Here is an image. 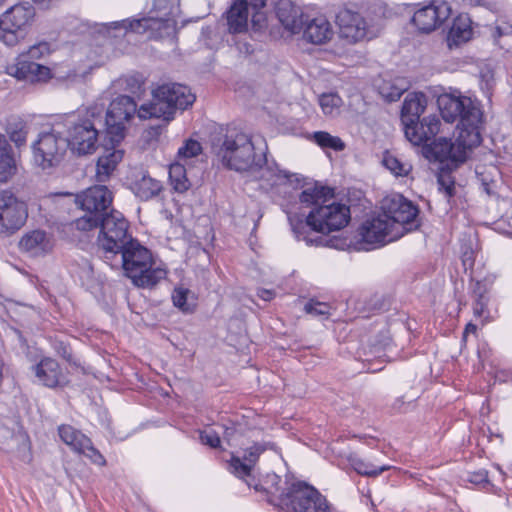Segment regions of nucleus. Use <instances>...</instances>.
<instances>
[{"instance_id":"aec40b11","label":"nucleus","mask_w":512,"mask_h":512,"mask_svg":"<svg viewBox=\"0 0 512 512\" xmlns=\"http://www.w3.org/2000/svg\"><path fill=\"white\" fill-rule=\"evenodd\" d=\"M266 448L265 443H255L245 451L242 458L232 456L229 463L230 472L239 478L245 479L247 485L252 486L249 478L251 477L253 467Z\"/></svg>"},{"instance_id":"f8f14e48","label":"nucleus","mask_w":512,"mask_h":512,"mask_svg":"<svg viewBox=\"0 0 512 512\" xmlns=\"http://www.w3.org/2000/svg\"><path fill=\"white\" fill-rule=\"evenodd\" d=\"M404 235V230L396 225L392 228L386 218L379 215L375 218L366 220L358 231V243L360 249L370 250L377 246L395 241Z\"/></svg>"},{"instance_id":"5fc2aeb1","label":"nucleus","mask_w":512,"mask_h":512,"mask_svg":"<svg viewBox=\"0 0 512 512\" xmlns=\"http://www.w3.org/2000/svg\"><path fill=\"white\" fill-rule=\"evenodd\" d=\"M235 432L236 431L233 427H227L224 431V440H226L228 443H230Z\"/></svg>"},{"instance_id":"a211bd4d","label":"nucleus","mask_w":512,"mask_h":512,"mask_svg":"<svg viewBox=\"0 0 512 512\" xmlns=\"http://www.w3.org/2000/svg\"><path fill=\"white\" fill-rule=\"evenodd\" d=\"M8 74L27 82H43L50 78V69L20 55L15 64L7 67Z\"/></svg>"},{"instance_id":"9d476101","label":"nucleus","mask_w":512,"mask_h":512,"mask_svg":"<svg viewBox=\"0 0 512 512\" xmlns=\"http://www.w3.org/2000/svg\"><path fill=\"white\" fill-rule=\"evenodd\" d=\"M57 127L41 133L32 145L34 160L42 169L58 165L69 147L67 138L61 135Z\"/></svg>"},{"instance_id":"f704fd0d","label":"nucleus","mask_w":512,"mask_h":512,"mask_svg":"<svg viewBox=\"0 0 512 512\" xmlns=\"http://www.w3.org/2000/svg\"><path fill=\"white\" fill-rule=\"evenodd\" d=\"M6 132L10 137V140L17 146L20 147L26 143L28 134V126L22 119L13 117L8 121Z\"/></svg>"},{"instance_id":"e433bc0d","label":"nucleus","mask_w":512,"mask_h":512,"mask_svg":"<svg viewBox=\"0 0 512 512\" xmlns=\"http://www.w3.org/2000/svg\"><path fill=\"white\" fill-rule=\"evenodd\" d=\"M27 27L5 26L0 22V40L7 46H14L24 39Z\"/></svg>"},{"instance_id":"423d86ee","label":"nucleus","mask_w":512,"mask_h":512,"mask_svg":"<svg viewBox=\"0 0 512 512\" xmlns=\"http://www.w3.org/2000/svg\"><path fill=\"white\" fill-rule=\"evenodd\" d=\"M75 227L80 231H90L99 228L97 245L103 259H111L123 248L132 236L128 233L129 224L123 214L117 210L110 209L108 214L95 218L94 216H82L75 220Z\"/></svg>"},{"instance_id":"1a4fd4ad","label":"nucleus","mask_w":512,"mask_h":512,"mask_svg":"<svg viewBox=\"0 0 512 512\" xmlns=\"http://www.w3.org/2000/svg\"><path fill=\"white\" fill-rule=\"evenodd\" d=\"M177 21L171 11L163 16H149L141 19L112 22L109 28L114 30L133 31L138 34L148 33L149 38L163 39L176 34Z\"/></svg>"},{"instance_id":"473e14b6","label":"nucleus","mask_w":512,"mask_h":512,"mask_svg":"<svg viewBox=\"0 0 512 512\" xmlns=\"http://www.w3.org/2000/svg\"><path fill=\"white\" fill-rule=\"evenodd\" d=\"M490 35L501 49L512 50V25L507 22H497L490 27Z\"/></svg>"},{"instance_id":"8fccbe9b","label":"nucleus","mask_w":512,"mask_h":512,"mask_svg":"<svg viewBox=\"0 0 512 512\" xmlns=\"http://www.w3.org/2000/svg\"><path fill=\"white\" fill-rule=\"evenodd\" d=\"M488 298H480L474 300L473 313L476 317H482L486 311Z\"/></svg>"},{"instance_id":"f257e3e1","label":"nucleus","mask_w":512,"mask_h":512,"mask_svg":"<svg viewBox=\"0 0 512 512\" xmlns=\"http://www.w3.org/2000/svg\"><path fill=\"white\" fill-rule=\"evenodd\" d=\"M152 99L139 107L127 95L115 98L106 111L105 125L110 141L121 142L125 136V125L137 114L140 119H162L170 122L177 110L192 106L196 97L191 89L177 83L162 84L153 89Z\"/></svg>"},{"instance_id":"cd10ccee","label":"nucleus","mask_w":512,"mask_h":512,"mask_svg":"<svg viewBox=\"0 0 512 512\" xmlns=\"http://www.w3.org/2000/svg\"><path fill=\"white\" fill-rule=\"evenodd\" d=\"M32 6L15 5L3 13L0 22L5 26L28 27L34 17Z\"/></svg>"},{"instance_id":"39448f33","label":"nucleus","mask_w":512,"mask_h":512,"mask_svg":"<svg viewBox=\"0 0 512 512\" xmlns=\"http://www.w3.org/2000/svg\"><path fill=\"white\" fill-rule=\"evenodd\" d=\"M112 268H122L133 284L141 288H152L166 277L162 268H152L150 251L137 239L130 240L111 259H104Z\"/></svg>"},{"instance_id":"0e129e2a","label":"nucleus","mask_w":512,"mask_h":512,"mask_svg":"<svg viewBox=\"0 0 512 512\" xmlns=\"http://www.w3.org/2000/svg\"><path fill=\"white\" fill-rule=\"evenodd\" d=\"M262 178H265V172L263 171L262 175H261Z\"/></svg>"},{"instance_id":"9b49d317","label":"nucleus","mask_w":512,"mask_h":512,"mask_svg":"<svg viewBox=\"0 0 512 512\" xmlns=\"http://www.w3.org/2000/svg\"><path fill=\"white\" fill-rule=\"evenodd\" d=\"M381 208L383 211L381 215L386 218L389 225L395 229L396 225H399L404 230V234L417 229L420 225L417 206L400 194L385 197Z\"/></svg>"},{"instance_id":"c9c22d12","label":"nucleus","mask_w":512,"mask_h":512,"mask_svg":"<svg viewBox=\"0 0 512 512\" xmlns=\"http://www.w3.org/2000/svg\"><path fill=\"white\" fill-rule=\"evenodd\" d=\"M313 141L321 148L332 149L334 151H343L346 147L344 141L338 136H333L326 131H317L313 133Z\"/></svg>"},{"instance_id":"ddd939ff","label":"nucleus","mask_w":512,"mask_h":512,"mask_svg":"<svg viewBox=\"0 0 512 512\" xmlns=\"http://www.w3.org/2000/svg\"><path fill=\"white\" fill-rule=\"evenodd\" d=\"M27 216L23 201L8 190L0 191V233L13 234L25 224Z\"/></svg>"},{"instance_id":"79ce46f5","label":"nucleus","mask_w":512,"mask_h":512,"mask_svg":"<svg viewBox=\"0 0 512 512\" xmlns=\"http://www.w3.org/2000/svg\"><path fill=\"white\" fill-rule=\"evenodd\" d=\"M191 291L184 287H176L172 293V301L175 307L179 308L182 312H192L193 308L188 303V297Z\"/></svg>"},{"instance_id":"c03bdc74","label":"nucleus","mask_w":512,"mask_h":512,"mask_svg":"<svg viewBox=\"0 0 512 512\" xmlns=\"http://www.w3.org/2000/svg\"><path fill=\"white\" fill-rule=\"evenodd\" d=\"M50 53V45L47 42H39L29 48L25 56V59L34 61L42 58Z\"/></svg>"},{"instance_id":"c85d7f7f","label":"nucleus","mask_w":512,"mask_h":512,"mask_svg":"<svg viewBox=\"0 0 512 512\" xmlns=\"http://www.w3.org/2000/svg\"><path fill=\"white\" fill-rule=\"evenodd\" d=\"M473 30L471 27V20L467 15L457 17L450 28L448 33V45L459 46L466 43L472 38Z\"/></svg>"},{"instance_id":"e2e57ef3","label":"nucleus","mask_w":512,"mask_h":512,"mask_svg":"<svg viewBox=\"0 0 512 512\" xmlns=\"http://www.w3.org/2000/svg\"><path fill=\"white\" fill-rule=\"evenodd\" d=\"M6 2V0H0V6L3 5Z\"/></svg>"},{"instance_id":"f03ea898","label":"nucleus","mask_w":512,"mask_h":512,"mask_svg":"<svg viewBox=\"0 0 512 512\" xmlns=\"http://www.w3.org/2000/svg\"><path fill=\"white\" fill-rule=\"evenodd\" d=\"M438 106L444 121L453 123L459 120L457 136L455 142L445 137L435 139L426 150L440 162H464L467 151L481 143L483 113L479 104L469 97L443 94L438 98Z\"/></svg>"},{"instance_id":"ea45409f","label":"nucleus","mask_w":512,"mask_h":512,"mask_svg":"<svg viewBox=\"0 0 512 512\" xmlns=\"http://www.w3.org/2000/svg\"><path fill=\"white\" fill-rule=\"evenodd\" d=\"M341 103V98L334 93H325L319 97V104L325 115L333 116L337 114Z\"/></svg>"},{"instance_id":"de8ad7c7","label":"nucleus","mask_w":512,"mask_h":512,"mask_svg":"<svg viewBox=\"0 0 512 512\" xmlns=\"http://www.w3.org/2000/svg\"><path fill=\"white\" fill-rule=\"evenodd\" d=\"M200 441L202 444L208 445L211 448H217L221 443L219 434L212 428L200 432Z\"/></svg>"},{"instance_id":"a19ab883","label":"nucleus","mask_w":512,"mask_h":512,"mask_svg":"<svg viewBox=\"0 0 512 512\" xmlns=\"http://www.w3.org/2000/svg\"><path fill=\"white\" fill-rule=\"evenodd\" d=\"M383 164L395 176H407L412 170V165L408 162H402L393 155H386L383 159Z\"/></svg>"},{"instance_id":"7c9ffc66","label":"nucleus","mask_w":512,"mask_h":512,"mask_svg":"<svg viewBox=\"0 0 512 512\" xmlns=\"http://www.w3.org/2000/svg\"><path fill=\"white\" fill-rule=\"evenodd\" d=\"M160 181L143 174L140 179L136 180L133 184V192L141 200H149L157 196L162 190Z\"/></svg>"},{"instance_id":"5701e85b","label":"nucleus","mask_w":512,"mask_h":512,"mask_svg":"<svg viewBox=\"0 0 512 512\" xmlns=\"http://www.w3.org/2000/svg\"><path fill=\"white\" fill-rule=\"evenodd\" d=\"M276 16L286 30L292 34L302 31L304 20L302 9L291 0H278L275 7Z\"/></svg>"},{"instance_id":"dca6fc26","label":"nucleus","mask_w":512,"mask_h":512,"mask_svg":"<svg viewBox=\"0 0 512 512\" xmlns=\"http://www.w3.org/2000/svg\"><path fill=\"white\" fill-rule=\"evenodd\" d=\"M336 23L340 37L347 39L348 42L355 43L366 37L367 24L358 12L342 8L336 14Z\"/></svg>"},{"instance_id":"2eb2a0df","label":"nucleus","mask_w":512,"mask_h":512,"mask_svg":"<svg viewBox=\"0 0 512 512\" xmlns=\"http://www.w3.org/2000/svg\"><path fill=\"white\" fill-rule=\"evenodd\" d=\"M451 14V7L447 2H433L418 9L412 22L420 32L430 33L438 28Z\"/></svg>"},{"instance_id":"72a5a7b5","label":"nucleus","mask_w":512,"mask_h":512,"mask_svg":"<svg viewBox=\"0 0 512 512\" xmlns=\"http://www.w3.org/2000/svg\"><path fill=\"white\" fill-rule=\"evenodd\" d=\"M169 182L172 189L178 193H184L190 188L191 183L187 178L184 165L180 163L170 165Z\"/></svg>"},{"instance_id":"c756f323","label":"nucleus","mask_w":512,"mask_h":512,"mask_svg":"<svg viewBox=\"0 0 512 512\" xmlns=\"http://www.w3.org/2000/svg\"><path fill=\"white\" fill-rule=\"evenodd\" d=\"M16 172L17 165L11 147L5 135L0 134V182H8Z\"/></svg>"},{"instance_id":"4468645a","label":"nucleus","mask_w":512,"mask_h":512,"mask_svg":"<svg viewBox=\"0 0 512 512\" xmlns=\"http://www.w3.org/2000/svg\"><path fill=\"white\" fill-rule=\"evenodd\" d=\"M77 203L86 212L83 216L100 218L109 213L112 203V193L103 185H97L86 189L77 195Z\"/></svg>"},{"instance_id":"a18cd8bd","label":"nucleus","mask_w":512,"mask_h":512,"mask_svg":"<svg viewBox=\"0 0 512 512\" xmlns=\"http://www.w3.org/2000/svg\"><path fill=\"white\" fill-rule=\"evenodd\" d=\"M403 92L404 88H398L396 86L389 85L388 83H385L380 87V94L389 102H394L400 99Z\"/></svg>"},{"instance_id":"20e7f679","label":"nucleus","mask_w":512,"mask_h":512,"mask_svg":"<svg viewBox=\"0 0 512 512\" xmlns=\"http://www.w3.org/2000/svg\"><path fill=\"white\" fill-rule=\"evenodd\" d=\"M252 138L238 130L228 128L225 134H218L211 139V150L227 168L243 172L263 169L266 164L264 149L256 151Z\"/></svg>"},{"instance_id":"052dcab7","label":"nucleus","mask_w":512,"mask_h":512,"mask_svg":"<svg viewBox=\"0 0 512 512\" xmlns=\"http://www.w3.org/2000/svg\"><path fill=\"white\" fill-rule=\"evenodd\" d=\"M262 143H264V147L263 148H261V147L256 148V150H258L259 152H260V149H264V151L267 149V147L265 145V140H262Z\"/></svg>"},{"instance_id":"58836bf2","label":"nucleus","mask_w":512,"mask_h":512,"mask_svg":"<svg viewBox=\"0 0 512 512\" xmlns=\"http://www.w3.org/2000/svg\"><path fill=\"white\" fill-rule=\"evenodd\" d=\"M267 180L271 181L272 186H292L298 188L301 184V179L297 174H291L278 168L272 173V178H267Z\"/></svg>"},{"instance_id":"4c0bfd02","label":"nucleus","mask_w":512,"mask_h":512,"mask_svg":"<svg viewBox=\"0 0 512 512\" xmlns=\"http://www.w3.org/2000/svg\"><path fill=\"white\" fill-rule=\"evenodd\" d=\"M351 465L358 474L367 477H377L384 471L391 469L390 465L376 466L359 458L352 459Z\"/></svg>"},{"instance_id":"bb28decb","label":"nucleus","mask_w":512,"mask_h":512,"mask_svg":"<svg viewBox=\"0 0 512 512\" xmlns=\"http://www.w3.org/2000/svg\"><path fill=\"white\" fill-rule=\"evenodd\" d=\"M19 248L31 256H39L51 249V242L45 231L33 230L21 237Z\"/></svg>"},{"instance_id":"6e6552de","label":"nucleus","mask_w":512,"mask_h":512,"mask_svg":"<svg viewBox=\"0 0 512 512\" xmlns=\"http://www.w3.org/2000/svg\"><path fill=\"white\" fill-rule=\"evenodd\" d=\"M279 506L286 512H330L327 499L312 485L295 481L279 495Z\"/></svg>"},{"instance_id":"412c9836","label":"nucleus","mask_w":512,"mask_h":512,"mask_svg":"<svg viewBox=\"0 0 512 512\" xmlns=\"http://www.w3.org/2000/svg\"><path fill=\"white\" fill-rule=\"evenodd\" d=\"M441 122L435 115L424 117L411 125L404 126L406 138L413 145H422L434 138L440 130Z\"/></svg>"},{"instance_id":"2f4dec72","label":"nucleus","mask_w":512,"mask_h":512,"mask_svg":"<svg viewBox=\"0 0 512 512\" xmlns=\"http://www.w3.org/2000/svg\"><path fill=\"white\" fill-rule=\"evenodd\" d=\"M475 173L484 191L489 195L492 194L500 177L499 169L495 165H478L476 166Z\"/></svg>"},{"instance_id":"603ef678","label":"nucleus","mask_w":512,"mask_h":512,"mask_svg":"<svg viewBox=\"0 0 512 512\" xmlns=\"http://www.w3.org/2000/svg\"><path fill=\"white\" fill-rule=\"evenodd\" d=\"M485 294H486L485 285L482 284L481 282L477 281L473 288V295H474L475 299L487 298L485 296Z\"/></svg>"},{"instance_id":"4d7b16f0","label":"nucleus","mask_w":512,"mask_h":512,"mask_svg":"<svg viewBox=\"0 0 512 512\" xmlns=\"http://www.w3.org/2000/svg\"><path fill=\"white\" fill-rule=\"evenodd\" d=\"M476 330H477L476 325H474V324H472V323H468V324L466 325L465 330H464L463 337L465 338V337H466V335H467L468 333H475V332H476Z\"/></svg>"},{"instance_id":"680f3d73","label":"nucleus","mask_w":512,"mask_h":512,"mask_svg":"<svg viewBox=\"0 0 512 512\" xmlns=\"http://www.w3.org/2000/svg\"><path fill=\"white\" fill-rule=\"evenodd\" d=\"M271 478H272V481H274V480H278L279 477L277 475L273 474Z\"/></svg>"},{"instance_id":"4be33fe9","label":"nucleus","mask_w":512,"mask_h":512,"mask_svg":"<svg viewBox=\"0 0 512 512\" xmlns=\"http://www.w3.org/2000/svg\"><path fill=\"white\" fill-rule=\"evenodd\" d=\"M38 382L48 388L62 387L67 379L59 363L50 357H45L32 367Z\"/></svg>"},{"instance_id":"13d9d810","label":"nucleus","mask_w":512,"mask_h":512,"mask_svg":"<svg viewBox=\"0 0 512 512\" xmlns=\"http://www.w3.org/2000/svg\"><path fill=\"white\" fill-rule=\"evenodd\" d=\"M67 361H70L71 360V355L70 353L67 351V348L64 347L63 350H62V354H61Z\"/></svg>"},{"instance_id":"0eeeda50","label":"nucleus","mask_w":512,"mask_h":512,"mask_svg":"<svg viewBox=\"0 0 512 512\" xmlns=\"http://www.w3.org/2000/svg\"><path fill=\"white\" fill-rule=\"evenodd\" d=\"M104 104L87 110L83 119H67V141L72 152L78 155L92 154L98 145L99 127L103 126Z\"/></svg>"},{"instance_id":"f3484780","label":"nucleus","mask_w":512,"mask_h":512,"mask_svg":"<svg viewBox=\"0 0 512 512\" xmlns=\"http://www.w3.org/2000/svg\"><path fill=\"white\" fill-rule=\"evenodd\" d=\"M61 440L74 451L90 458L94 463L103 465L105 460L99 451L93 446L91 440L70 425H61L58 428Z\"/></svg>"},{"instance_id":"37998d69","label":"nucleus","mask_w":512,"mask_h":512,"mask_svg":"<svg viewBox=\"0 0 512 512\" xmlns=\"http://www.w3.org/2000/svg\"><path fill=\"white\" fill-rule=\"evenodd\" d=\"M306 313L327 318L330 315V306L327 303L310 300L304 306Z\"/></svg>"},{"instance_id":"b1692460","label":"nucleus","mask_w":512,"mask_h":512,"mask_svg":"<svg viewBox=\"0 0 512 512\" xmlns=\"http://www.w3.org/2000/svg\"><path fill=\"white\" fill-rule=\"evenodd\" d=\"M112 147L105 148L103 154L98 158L96 165V178L99 182L108 180L117 165L122 161L124 151L118 148L120 142H113Z\"/></svg>"},{"instance_id":"6e6d98bb","label":"nucleus","mask_w":512,"mask_h":512,"mask_svg":"<svg viewBox=\"0 0 512 512\" xmlns=\"http://www.w3.org/2000/svg\"><path fill=\"white\" fill-rule=\"evenodd\" d=\"M102 64L101 59L97 58H89L88 70L91 71L93 68L100 66Z\"/></svg>"},{"instance_id":"49530a36","label":"nucleus","mask_w":512,"mask_h":512,"mask_svg":"<svg viewBox=\"0 0 512 512\" xmlns=\"http://www.w3.org/2000/svg\"><path fill=\"white\" fill-rule=\"evenodd\" d=\"M201 152V145L196 140H187L186 143L179 148L178 154L179 156H183L185 158H191L197 156Z\"/></svg>"},{"instance_id":"3c124183","label":"nucleus","mask_w":512,"mask_h":512,"mask_svg":"<svg viewBox=\"0 0 512 512\" xmlns=\"http://www.w3.org/2000/svg\"><path fill=\"white\" fill-rule=\"evenodd\" d=\"M265 21V17L263 13L259 12V10H255L252 15V24L255 29H261L263 27V22Z\"/></svg>"},{"instance_id":"6ab92c4d","label":"nucleus","mask_w":512,"mask_h":512,"mask_svg":"<svg viewBox=\"0 0 512 512\" xmlns=\"http://www.w3.org/2000/svg\"><path fill=\"white\" fill-rule=\"evenodd\" d=\"M266 0H236L227 11V25L231 33H241L247 29L248 7L260 10Z\"/></svg>"},{"instance_id":"bf43d9fd","label":"nucleus","mask_w":512,"mask_h":512,"mask_svg":"<svg viewBox=\"0 0 512 512\" xmlns=\"http://www.w3.org/2000/svg\"><path fill=\"white\" fill-rule=\"evenodd\" d=\"M445 192H446V195H447L448 197H451V196L453 195V193H454V188H453V186H446V187H445Z\"/></svg>"},{"instance_id":"864d4df0","label":"nucleus","mask_w":512,"mask_h":512,"mask_svg":"<svg viewBox=\"0 0 512 512\" xmlns=\"http://www.w3.org/2000/svg\"><path fill=\"white\" fill-rule=\"evenodd\" d=\"M257 295L264 301H270L274 298L275 293L272 290L259 289Z\"/></svg>"},{"instance_id":"09e8293b","label":"nucleus","mask_w":512,"mask_h":512,"mask_svg":"<svg viewBox=\"0 0 512 512\" xmlns=\"http://www.w3.org/2000/svg\"><path fill=\"white\" fill-rule=\"evenodd\" d=\"M467 481H469L470 483H473L475 485L489 483L488 473L485 470H479L477 472L469 473Z\"/></svg>"},{"instance_id":"393cba45","label":"nucleus","mask_w":512,"mask_h":512,"mask_svg":"<svg viewBox=\"0 0 512 512\" xmlns=\"http://www.w3.org/2000/svg\"><path fill=\"white\" fill-rule=\"evenodd\" d=\"M427 106V97L424 93L413 92L407 94L401 109L403 126L411 125L420 119Z\"/></svg>"},{"instance_id":"a878e982","label":"nucleus","mask_w":512,"mask_h":512,"mask_svg":"<svg viewBox=\"0 0 512 512\" xmlns=\"http://www.w3.org/2000/svg\"><path fill=\"white\" fill-rule=\"evenodd\" d=\"M306 23L303 36L312 44H324L331 40L334 32L331 23L323 16L313 18Z\"/></svg>"},{"instance_id":"7ed1b4c3","label":"nucleus","mask_w":512,"mask_h":512,"mask_svg":"<svg viewBox=\"0 0 512 512\" xmlns=\"http://www.w3.org/2000/svg\"><path fill=\"white\" fill-rule=\"evenodd\" d=\"M331 190L325 187L311 186L304 189L299 200L301 204L310 207L311 211L303 219L297 215H289L288 219L295 237L304 240L307 244L322 245L324 239L318 237L315 240L307 236V230L320 233H330L344 228L350 220V209L348 206L331 202ZM325 243L327 241L325 240Z\"/></svg>"}]
</instances>
